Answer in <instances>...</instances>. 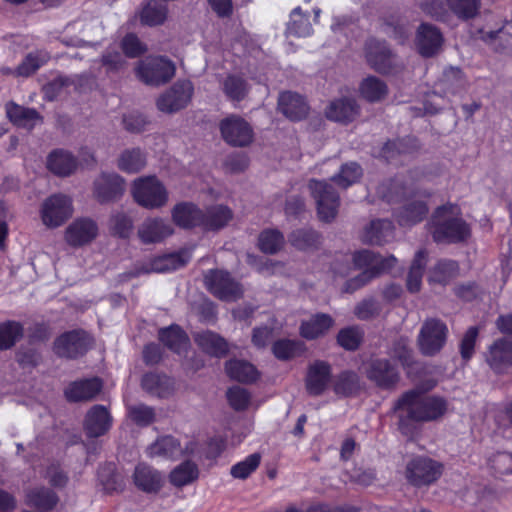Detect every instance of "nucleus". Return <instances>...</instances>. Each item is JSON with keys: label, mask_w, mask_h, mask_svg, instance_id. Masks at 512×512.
<instances>
[{"label": "nucleus", "mask_w": 512, "mask_h": 512, "mask_svg": "<svg viewBox=\"0 0 512 512\" xmlns=\"http://www.w3.org/2000/svg\"><path fill=\"white\" fill-rule=\"evenodd\" d=\"M448 403L440 396L426 395L419 389L409 390L401 395L394 404L398 413V429L413 438L417 433L416 423L432 422L443 417Z\"/></svg>", "instance_id": "1"}, {"label": "nucleus", "mask_w": 512, "mask_h": 512, "mask_svg": "<svg viewBox=\"0 0 512 512\" xmlns=\"http://www.w3.org/2000/svg\"><path fill=\"white\" fill-rule=\"evenodd\" d=\"M132 195L140 206L147 209L161 208L169 200L167 188L156 176L135 179L132 184Z\"/></svg>", "instance_id": "2"}, {"label": "nucleus", "mask_w": 512, "mask_h": 512, "mask_svg": "<svg viewBox=\"0 0 512 512\" xmlns=\"http://www.w3.org/2000/svg\"><path fill=\"white\" fill-rule=\"evenodd\" d=\"M420 7L427 15L444 20L449 13L460 19L473 18L479 11L480 0H422Z\"/></svg>", "instance_id": "3"}, {"label": "nucleus", "mask_w": 512, "mask_h": 512, "mask_svg": "<svg viewBox=\"0 0 512 512\" xmlns=\"http://www.w3.org/2000/svg\"><path fill=\"white\" fill-rule=\"evenodd\" d=\"M308 187L316 201L319 219L323 222L333 221L338 213L340 198L331 184L313 179L309 181Z\"/></svg>", "instance_id": "4"}, {"label": "nucleus", "mask_w": 512, "mask_h": 512, "mask_svg": "<svg viewBox=\"0 0 512 512\" xmlns=\"http://www.w3.org/2000/svg\"><path fill=\"white\" fill-rule=\"evenodd\" d=\"M174 74V64L164 57L146 58L136 67L137 77L145 84L152 86L168 82Z\"/></svg>", "instance_id": "5"}, {"label": "nucleus", "mask_w": 512, "mask_h": 512, "mask_svg": "<svg viewBox=\"0 0 512 512\" xmlns=\"http://www.w3.org/2000/svg\"><path fill=\"white\" fill-rule=\"evenodd\" d=\"M193 93L191 81L179 80L157 98L156 106L163 113H176L190 103Z\"/></svg>", "instance_id": "6"}, {"label": "nucleus", "mask_w": 512, "mask_h": 512, "mask_svg": "<svg viewBox=\"0 0 512 512\" xmlns=\"http://www.w3.org/2000/svg\"><path fill=\"white\" fill-rule=\"evenodd\" d=\"M91 345V338L85 331L72 330L55 339L53 350L61 358L76 359L83 356Z\"/></svg>", "instance_id": "7"}, {"label": "nucleus", "mask_w": 512, "mask_h": 512, "mask_svg": "<svg viewBox=\"0 0 512 512\" xmlns=\"http://www.w3.org/2000/svg\"><path fill=\"white\" fill-rule=\"evenodd\" d=\"M442 474V466L436 461L417 457L406 465L405 477L414 487L420 488L434 483Z\"/></svg>", "instance_id": "8"}, {"label": "nucleus", "mask_w": 512, "mask_h": 512, "mask_svg": "<svg viewBox=\"0 0 512 512\" xmlns=\"http://www.w3.org/2000/svg\"><path fill=\"white\" fill-rule=\"evenodd\" d=\"M448 328L439 319H427L420 330L418 342L421 352L427 356L437 354L444 346Z\"/></svg>", "instance_id": "9"}, {"label": "nucleus", "mask_w": 512, "mask_h": 512, "mask_svg": "<svg viewBox=\"0 0 512 512\" xmlns=\"http://www.w3.org/2000/svg\"><path fill=\"white\" fill-rule=\"evenodd\" d=\"M207 289L217 298L223 301H236L243 290L228 272L222 270H210L205 275Z\"/></svg>", "instance_id": "10"}, {"label": "nucleus", "mask_w": 512, "mask_h": 512, "mask_svg": "<svg viewBox=\"0 0 512 512\" xmlns=\"http://www.w3.org/2000/svg\"><path fill=\"white\" fill-rule=\"evenodd\" d=\"M365 56L371 68L379 73H391L399 66L396 55L382 41L369 40L366 44Z\"/></svg>", "instance_id": "11"}, {"label": "nucleus", "mask_w": 512, "mask_h": 512, "mask_svg": "<svg viewBox=\"0 0 512 512\" xmlns=\"http://www.w3.org/2000/svg\"><path fill=\"white\" fill-rule=\"evenodd\" d=\"M73 214L72 200L64 194H54L42 204L43 224H62Z\"/></svg>", "instance_id": "12"}, {"label": "nucleus", "mask_w": 512, "mask_h": 512, "mask_svg": "<svg viewBox=\"0 0 512 512\" xmlns=\"http://www.w3.org/2000/svg\"><path fill=\"white\" fill-rule=\"evenodd\" d=\"M223 139L233 146H246L253 140V130L250 124L239 116L232 115L220 123Z\"/></svg>", "instance_id": "13"}, {"label": "nucleus", "mask_w": 512, "mask_h": 512, "mask_svg": "<svg viewBox=\"0 0 512 512\" xmlns=\"http://www.w3.org/2000/svg\"><path fill=\"white\" fill-rule=\"evenodd\" d=\"M190 260L191 252L188 249H183L175 253L155 257L143 266L138 273L170 272L186 266Z\"/></svg>", "instance_id": "14"}, {"label": "nucleus", "mask_w": 512, "mask_h": 512, "mask_svg": "<svg viewBox=\"0 0 512 512\" xmlns=\"http://www.w3.org/2000/svg\"><path fill=\"white\" fill-rule=\"evenodd\" d=\"M443 42V35L436 26L423 23L417 29L415 45L423 57H432L439 53Z\"/></svg>", "instance_id": "15"}, {"label": "nucleus", "mask_w": 512, "mask_h": 512, "mask_svg": "<svg viewBox=\"0 0 512 512\" xmlns=\"http://www.w3.org/2000/svg\"><path fill=\"white\" fill-rule=\"evenodd\" d=\"M195 450V444L190 441L184 448L180 442L172 436H164L151 444L147 453L150 457H161L165 459H178L184 454H191Z\"/></svg>", "instance_id": "16"}, {"label": "nucleus", "mask_w": 512, "mask_h": 512, "mask_svg": "<svg viewBox=\"0 0 512 512\" xmlns=\"http://www.w3.org/2000/svg\"><path fill=\"white\" fill-rule=\"evenodd\" d=\"M124 179L116 173H102L94 181L93 194L100 202L116 199L124 192Z\"/></svg>", "instance_id": "17"}, {"label": "nucleus", "mask_w": 512, "mask_h": 512, "mask_svg": "<svg viewBox=\"0 0 512 512\" xmlns=\"http://www.w3.org/2000/svg\"><path fill=\"white\" fill-rule=\"evenodd\" d=\"M366 376L383 389L392 388L399 380L398 371L386 359L372 360L366 369Z\"/></svg>", "instance_id": "18"}, {"label": "nucleus", "mask_w": 512, "mask_h": 512, "mask_svg": "<svg viewBox=\"0 0 512 512\" xmlns=\"http://www.w3.org/2000/svg\"><path fill=\"white\" fill-rule=\"evenodd\" d=\"M331 379V366L325 361H315L308 368L305 379L306 390L311 396H320Z\"/></svg>", "instance_id": "19"}, {"label": "nucleus", "mask_w": 512, "mask_h": 512, "mask_svg": "<svg viewBox=\"0 0 512 512\" xmlns=\"http://www.w3.org/2000/svg\"><path fill=\"white\" fill-rule=\"evenodd\" d=\"M112 426V416L103 405H94L87 412L84 428L89 437L97 438L106 434Z\"/></svg>", "instance_id": "20"}, {"label": "nucleus", "mask_w": 512, "mask_h": 512, "mask_svg": "<svg viewBox=\"0 0 512 512\" xmlns=\"http://www.w3.org/2000/svg\"><path fill=\"white\" fill-rule=\"evenodd\" d=\"M278 109L288 119L299 121L306 117L309 106L300 94L285 91L279 95Z\"/></svg>", "instance_id": "21"}, {"label": "nucleus", "mask_w": 512, "mask_h": 512, "mask_svg": "<svg viewBox=\"0 0 512 512\" xmlns=\"http://www.w3.org/2000/svg\"><path fill=\"white\" fill-rule=\"evenodd\" d=\"M193 338L197 346L210 356L222 358L229 352L228 342L216 332L210 330L197 332Z\"/></svg>", "instance_id": "22"}, {"label": "nucleus", "mask_w": 512, "mask_h": 512, "mask_svg": "<svg viewBox=\"0 0 512 512\" xmlns=\"http://www.w3.org/2000/svg\"><path fill=\"white\" fill-rule=\"evenodd\" d=\"M102 387L103 383L97 377L75 381L65 389V396L71 402L88 401L95 398Z\"/></svg>", "instance_id": "23"}, {"label": "nucleus", "mask_w": 512, "mask_h": 512, "mask_svg": "<svg viewBox=\"0 0 512 512\" xmlns=\"http://www.w3.org/2000/svg\"><path fill=\"white\" fill-rule=\"evenodd\" d=\"M487 363L497 373H501L512 366V341L507 339L496 340L489 348Z\"/></svg>", "instance_id": "24"}, {"label": "nucleus", "mask_w": 512, "mask_h": 512, "mask_svg": "<svg viewBox=\"0 0 512 512\" xmlns=\"http://www.w3.org/2000/svg\"><path fill=\"white\" fill-rule=\"evenodd\" d=\"M133 480L140 490L147 493H156L163 485V478L160 472L144 463L138 464L135 467Z\"/></svg>", "instance_id": "25"}, {"label": "nucleus", "mask_w": 512, "mask_h": 512, "mask_svg": "<svg viewBox=\"0 0 512 512\" xmlns=\"http://www.w3.org/2000/svg\"><path fill=\"white\" fill-rule=\"evenodd\" d=\"M174 224H203L206 222V213L197 204L182 201L174 205L171 210Z\"/></svg>", "instance_id": "26"}, {"label": "nucleus", "mask_w": 512, "mask_h": 512, "mask_svg": "<svg viewBox=\"0 0 512 512\" xmlns=\"http://www.w3.org/2000/svg\"><path fill=\"white\" fill-rule=\"evenodd\" d=\"M142 388L151 396L168 398L174 392L173 380L164 374L147 373L141 380Z\"/></svg>", "instance_id": "27"}, {"label": "nucleus", "mask_w": 512, "mask_h": 512, "mask_svg": "<svg viewBox=\"0 0 512 512\" xmlns=\"http://www.w3.org/2000/svg\"><path fill=\"white\" fill-rule=\"evenodd\" d=\"M334 325V319L325 313H317L307 321L302 322L300 334L307 340L324 336Z\"/></svg>", "instance_id": "28"}, {"label": "nucleus", "mask_w": 512, "mask_h": 512, "mask_svg": "<svg viewBox=\"0 0 512 512\" xmlns=\"http://www.w3.org/2000/svg\"><path fill=\"white\" fill-rule=\"evenodd\" d=\"M147 155L140 148H128L123 150L117 159V167L128 174H135L145 168Z\"/></svg>", "instance_id": "29"}, {"label": "nucleus", "mask_w": 512, "mask_h": 512, "mask_svg": "<svg viewBox=\"0 0 512 512\" xmlns=\"http://www.w3.org/2000/svg\"><path fill=\"white\" fill-rule=\"evenodd\" d=\"M9 120L18 127L32 129L41 118L35 109L25 108L13 102L6 105Z\"/></svg>", "instance_id": "30"}, {"label": "nucleus", "mask_w": 512, "mask_h": 512, "mask_svg": "<svg viewBox=\"0 0 512 512\" xmlns=\"http://www.w3.org/2000/svg\"><path fill=\"white\" fill-rule=\"evenodd\" d=\"M359 113V108L352 99L333 101L326 109V116L336 122L353 121Z\"/></svg>", "instance_id": "31"}, {"label": "nucleus", "mask_w": 512, "mask_h": 512, "mask_svg": "<svg viewBox=\"0 0 512 512\" xmlns=\"http://www.w3.org/2000/svg\"><path fill=\"white\" fill-rule=\"evenodd\" d=\"M225 369L231 379L242 383H252L259 377L256 367L245 360H229L225 364Z\"/></svg>", "instance_id": "32"}, {"label": "nucleus", "mask_w": 512, "mask_h": 512, "mask_svg": "<svg viewBox=\"0 0 512 512\" xmlns=\"http://www.w3.org/2000/svg\"><path fill=\"white\" fill-rule=\"evenodd\" d=\"M58 500L57 494L46 487L33 488L26 493V504L44 511L53 510Z\"/></svg>", "instance_id": "33"}, {"label": "nucleus", "mask_w": 512, "mask_h": 512, "mask_svg": "<svg viewBox=\"0 0 512 512\" xmlns=\"http://www.w3.org/2000/svg\"><path fill=\"white\" fill-rule=\"evenodd\" d=\"M47 167L56 175L67 176L76 169L77 162L71 153L57 150L49 155Z\"/></svg>", "instance_id": "34"}, {"label": "nucleus", "mask_w": 512, "mask_h": 512, "mask_svg": "<svg viewBox=\"0 0 512 512\" xmlns=\"http://www.w3.org/2000/svg\"><path fill=\"white\" fill-rule=\"evenodd\" d=\"M459 272L458 263L454 260H439L429 271V283L448 284Z\"/></svg>", "instance_id": "35"}, {"label": "nucleus", "mask_w": 512, "mask_h": 512, "mask_svg": "<svg viewBox=\"0 0 512 512\" xmlns=\"http://www.w3.org/2000/svg\"><path fill=\"white\" fill-rule=\"evenodd\" d=\"M470 234L469 226H435L432 232L434 241L442 244L465 241Z\"/></svg>", "instance_id": "36"}, {"label": "nucleus", "mask_w": 512, "mask_h": 512, "mask_svg": "<svg viewBox=\"0 0 512 512\" xmlns=\"http://www.w3.org/2000/svg\"><path fill=\"white\" fill-rule=\"evenodd\" d=\"M159 339L166 347L178 354L184 351L189 343L187 335L177 325L161 329L159 331Z\"/></svg>", "instance_id": "37"}, {"label": "nucleus", "mask_w": 512, "mask_h": 512, "mask_svg": "<svg viewBox=\"0 0 512 512\" xmlns=\"http://www.w3.org/2000/svg\"><path fill=\"white\" fill-rule=\"evenodd\" d=\"M97 234V226H68L65 239L69 245L80 247L95 239Z\"/></svg>", "instance_id": "38"}, {"label": "nucleus", "mask_w": 512, "mask_h": 512, "mask_svg": "<svg viewBox=\"0 0 512 512\" xmlns=\"http://www.w3.org/2000/svg\"><path fill=\"white\" fill-rule=\"evenodd\" d=\"M198 475L197 465L194 462L185 461L171 471L169 479L174 486L182 487L196 480Z\"/></svg>", "instance_id": "39"}, {"label": "nucleus", "mask_w": 512, "mask_h": 512, "mask_svg": "<svg viewBox=\"0 0 512 512\" xmlns=\"http://www.w3.org/2000/svg\"><path fill=\"white\" fill-rule=\"evenodd\" d=\"M287 35L297 37H307L312 33V26L309 16L301 12L299 7L295 8L290 14V21L286 29Z\"/></svg>", "instance_id": "40"}, {"label": "nucleus", "mask_w": 512, "mask_h": 512, "mask_svg": "<svg viewBox=\"0 0 512 512\" xmlns=\"http://www.w3.org/2000/svg\"><path fill=\"white\" fill-rule=\"evenodd\" d=\"M360 93L366 100L376 102L382 100L387 94L386 84L377 77L365 78L360 85Z\"/></svg>", "instance_id": "41"}, {"label": "nucleus", "mask_w": 512, "mask_h": 512, "mask_svg": "<svg viewBox=\"0 0 512 512\" xmlns=\"http://www.w3.org/2000/svg\"><path fill=\"white\" fill-rule=\"evenodd\" d=\"M361 167L355 162H349L341 166L338 174L332 176L331 180L340 188L346 189L355 184L362 176Z\"/></svg>", "instance_id": "42"}, {"label": "nucleus", "mask_w": 512, "mask_h": 512, "mask_svg": "<svg viewBox=\"0 0 512 512\" xmlns=\"http://www.w3.org/2000/svg\"><path fill=\"white\" fill-rule=\"evenodd\" d=\"M433 224H465L461 217L460 207L446 203L435 209L432 214Z\"/></svg>", "instance_id": "43"}, {"label": "nucleus", "mask_w": 512, "mask_h": 512, "mask_svg": "<svg viewBox=\"0 0 512 512\" xmlns=\"http://www.w3.org/2000/svg\"><path fill=\"white\" fill-rule=\"evenodd\" d=\"M360 389L359 377L355 372L343 371L335 379L334 392L341 396H350Z\"/></svg>", "instance_id": "44"}, {"label": "nucleus", "mask_w": 512, "mask_h": 512, "mask_svg": "<svg viewBox=\"0 0 512 512\" xmlns=\"http://www.w3.org/2000/svg\"><path fill=\"white\" fill-rule=\"evenodd\" d=\"M222 89L227 98L232 101H241L248 93L246 81L236 75H228L223 80Z\"/></svg>", "instance_id": "45"}, {"label": "nucleus", "mask_w": 512, "mask_h": 512, "mask_svg": "<svg viewBox=\"0 0 512 512\" xmlns=\"http://www.w3.org/2000/svg\"><path fill=\"white\" fill-rule=\"evenodd\" d=\"M167 16V7L155 0L147 3L140 14L141 22L148 26L162 24Z\"/></svg>", "instance_id": "46"}, {"label": "nucleus", "mask_w": 512, "mask_h": 512, "mask_svg": "<svg viewBox=\"0 0 512 512\" xmlns=\"http://www.w3.org/2000/svg\"><path fill=\"white\" fill-rule=\"evenodd\" d=\"M272 352L279 360H289L303 352V343L289 339L277 340L273 343Z\"/></svg>", "instance_id": "47"}, {"label": "nucleus", "mask_w": 512, "mask_h": 512, "mask_svg": "<svg viewBox=\"0 0 512 512\" xmlns=\"http://www.w3.org/2000/svg\"><path fill=\"white\" fill-rule=\"evenodd\" d=\"M173 232L170 226H139L137 234L143 244H155L164 241Z\"/></svg>", "instance_id": "48"}, {"label": "nucleus", "mask_w": 512, "mask_h": 512, "mask_svg": "<svg viewBox=\"0 0 512 512\" xmlns=\"http://www.w3.org/2000/svg\"><path fill=\"white\" fill-rule=\"evenodd\" d=\"M49 54L44 51H37L28 54L22 63L17 67L15 73L17 76L28 77L36 72L49 60Z\"/></svg>", "instance_id": "49"}, {"label": "nucleus", "mask_w": 512, "mask_h": 512, "mask_svg": "<svg viewBox=\"0 0 512 512\" xmlns=\"http://www.w3.org/2000/svg\"><path fill=\"white\" fill-rule=\"evenodd\" d=\"M23 336V327L16 321L0 324V350L11 348Z\"/></svg>", "instance_id": "50"}, {"label": "nucleus", "mask_w": 512, "mask_h": 512, "mask_svg": "<svg viewBox=\"0 0 512 512\" xmlns=\"http://www.w3.org/2000/svg\"><path fill=\"white\" fill-rule=\"evenodd\" d=\"M284 244V237L277 229L264 230L258 239L260 250L266 254L277 253Z\"/></svg>", "instance_id": "51"}, {"label": "nucleus", "mask_w": 512, "mask_h": 512, "mask_svg": "<svg viewBox=\"0 0 512 512\" xmlns=\"http://www.w3.org/2000/svg\"><path fill=\"white\" fill-rule=\"evenodd\" d=\"M364 337V332L359 326L343 328L338 332L337 343L348 351L356 350Z\"/></svg>", "instance_id": "52"}, {"label": "nucleus", "mask_w": 512, "mask_h": 512, "mask_svg": "<svg viewBox=\"0 0 512 512\" xmlns=\"http://www.w3.org/2000/svg\"><path fill=\"white\" fill-rule=\"evenodd\" d=\"M128 417L138 426L146 427L155 421V410L145 404H136L128 407Z\"/></svg>", "instance_id": "53"}, {"label": "nucleus", "mask_w": 512, "mask_h": 512, "mask_svg": "<svg viewBox=\"0 0 512 512\" xmlns=\"http://www.w3.org/2000/svg\"><path fill=\"white\" fill-rule=\"evenodd\" d=\"M261 455L253 453L247 456L243 461L233 465L230 469V474L236 479L248 478L260 465Z\"/></svg>", "instance_id": "54"}, {"label": "nucleus", "mask_w": 512, "mask_h": 512, "mask_svg": "<svg viewBox=\"0 0 512 512\" xmlns=\"http://www.w3.org/2000/svg\"><path fill=\"white\" fill-rule=\"evenodd\" d=\"M393 226H367L365 241L372 245H384L393 238Z\"/></svg>", "instance_id": "55"}, {"label": "nucleus", "mask_w": 512, "mask_h": 512, "mask_svg": "<svg viewBox=\"0 0 512 512\" xmlns=\"http://www.w3.org/2000/svg\"><path fill=\"white\" fill-rule=\"evenodd\" d=\"M382 307L374 298H365L354 308V314L359 320L367 321L378 317Z\"/></svg>", "instance_id": "56"}, {"label": "nucleus", "mask_w": 512, "mask_h": 512, "mask_svg": "<svg viewBox=\"0 0 512 512\" xmlns=\"http://www.w3.org/2000/svg\"><path fill=\"white\" fill-rule=\"evenodd\" d=\"M290 242L296 248L306 250L318 243V235L312 229L300 228L291 234Z\"/></svg>", "instance_id": "57"}, {"label": "nucleus", "mask_w": 512, "mask_h": 512, "mask_svg": "<svg viewBox=\"0 0 512 512\" xmlns=\"http://www.w3.org/2000/svg\"><path fill=\"white\" fill-rule=\"evenodd\" d=\"M428 213L427 205L423 201H412L407 203L400 216V220L421 222Z\"/></svg>", "instance_id": "58"}, {"label": "nucleus", "mask_w": 512, "mask_h": 512, "mask_svg": "<svg viewBox=\"0 0 512 512\" xmlns=\"http://www.w3.org/2000/svg\"><path fill=\"white\" fill-rule=\"evenodd\" d=\"M489 465L497 475L512 474V454L498 452L489 459Z\"/></svg>", "instance_id": "59"}, {"label": "nucleus", "mask_w": 512, "mask_h": 512, "mask_svg": "<svg viewBox=\"0 0 512 512\" xmlns=\"http://www.w3.org/2000/svg\"><path fill=\"white\" fill-rule=\"evenodd\" d=\"M227 398L231 407L237 411L247 408L250 402V394L242 387L234 386L227 391Z\"/></svg>", "instance_id": "60"}, {"label": "nucleus", "mask_w": 512, "mask_h": 512, "mask_svg": "<svg viewBox=\"0 0 512 512\" xmlns=\"http://www.w3.org/2000/svg\"><path fill=\"white\" fill-rule=\"evenodd\" d=\"M101 63L107 72H118L125 67L126 60L120 52L109 48L103 54Z\"/></svg>", "instance_id": "61"}, {"label": "nucleus", "mask_w": 512, "mask_h": 512, "mask_svg": "<svg viewBox=\"0 0 512 512\" xmlns=\"http://www.w3.org/2000/svg\"><path fill=\"white\" fill-rule=\"evenodd\" d=\"M478 337V328L470 327L464 334L460 343V354L463 360L468 361L474 354V348Z\"/></svg>", "instance_id": "62"}, {"label": "nucleus", "mask_w": 512, "mask_h": 512, "mask_svg": "<svg viewBox=\"0 0 512 512\" xmlns=\"http://www.w3.org/2000/svg\"><path fill=\"white\" fill-rule=\"evenodd\" d=\"M121 47L129 58L138 57L146 51L145 45L134 34H127L121 41Z\"/></svg>", "instance_id": "63"}, {"label": "nucleus", "mask_w": 512, "mask_h": 512, "mask_svg": "<svg viewBox=\"0 0 512 512\" xmlns=\"http://www.w3.org/2000/svg\"><path fill=\"white\" fill-rule=\"evenodd\" d=\"M206 221L211 224H225L233 219L232 211L224 205H214L206 211Z\"/></svg>", "instance_id": "64"}]
</instances>
